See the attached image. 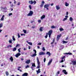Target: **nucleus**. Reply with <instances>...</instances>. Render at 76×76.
I'll return each mask as SVG.
<instances>
[{
	"instance_id": "obj_62",
	"label": "nucleus",
	"mask_w": 76,
	"mask_h": 76,
	"mask_svg": "<svg viewBox=\"0 0 76 76\" xmlns=\"http://www.w3.org/2000/svg\"><path fill=\"white\" fill-rule=\"evenodd\" d=\"M65 18H68V16H67V15H66V16H65Z\"/></svg>"
},
{
	"instance_id": "obj_24",
	"label": "nucleus",
	"mask_w": 76,
	"mask_h": 76,
	"mask_svg": "<svg viewBox=\"0 0 76 76\" xmlns=\"http://www.w3.org/2000/svg\"><path fill=\"white\" fill-rule=\"evenodd\" d=\"M37 56V54L34 53V54H33L32 55H31V57H34V56Z\"/></svg>"
},
{
	"instance_id": "obj_13",
	"label": "nucleus",
	"mask_w": 76,
	"mask_h": 76,
	"mask_svg": "<svg viewBox=\"0 0 76 76\" xmlns=\"http://www.w3.org/2000/svg\"><path fill=\"white\" fill-rule=\"evenodd\" d=\"M56 9L57 10H58L60 9V6L59 5L56 6Z\"/></svg>"
},
{
	"instance_id": "obj_5",
	"label": "nucleus",
	"mask_w": 76,
	"mask_h": 76,
	"mask_svg": "<svg viewBox=\"0 0 76 76\" xmlns=\"http://www.w3.org/2000/svg\"><path fill=\"white\" fill-rule=\"evenodd\" d=\"M53 33V30H50L48 32V35H51Z\"/></svg>"
},
{
	"instance_id": "obj_21",
	"label": "nucleus",
	"mask_w": 76,
	"mask_h": 76,
	"mask_svg": "<svg viewBox=\"0 0 76 76\" xmlns=\"http://www.w3.org/2000/svg\"><path fill=\"white\" fill-rule=\"evenodd\" d=\"M12 45H8L7 47H5V48H12Z\"/></svg>"
},
{
	"instance_id": "obj_18",
	"label": "nucleus",
	"mask_w": 76,
	"mask_h": 76,
	"mask_svg": "<svg viewBox=\"0 0 76 76\" xmlns=\"http://www.w3.org/2000/svg\"><path fill=\"white\" fill-rule=\"evenodd\" d=\"M4 15H3L2 16V18L0 20L3 21L4 20Z\"/></svg>"
},
{
	"instance_id": "obj_56",
	"label": "nucleus",
	"mask_w": 76,
	"mask_h": 76,
	"mask_svg": "<svg viewBox=\"0 0 76 76\" xmlns=\"http://www.w3.org/2000/svg\"><path fill=\"white\" fill-rule=\"evenodd\" d=\"M40 6H41V7H42L43 6V4H41L40 5Z\"/></svg>"
},
{
	"instance_id": "obj_42",
	"label": "nucleus",
	"mask_w": 76,
	"mask_h": 76,
	"mask_svg": "<svg viewBox=\"0 0 76 76\" xmlns=\"http://www.w3.org/2000/svg\"><path fill=\"white\" fill-rule=\"evenodd\" d=\"M33 51H34L35 54H36L37 53V51H36V50H33Z\"/></svg>"
},
{
	"instance_id": "obj_47",
	"label": "nucleus",
	"mask_w": 76,
	"mask_h": 76,
	"mask_svg": "<svg viewBox=\"0 0 76 76\" xmlns=\"http://www.w3.org/2000/svg\"><path fill=\"white\" fill-rule=\"evenodd\" d=\"M69 39V37H67L66 39H65V40H67V39Z\"/></svg>"
},
{
	"instance_id": "obj_20",
	"label": "nucleus",
	"mask_w": 76,
	"mask_h": 76,
	"mask_svg": "<svg viewBox=\"0 0 76 76\" xmlns=\"http://www.w3.org/2000/svg\"><path fill=\"white\" fill-rule=\"evenodd\" d=\"M72 62L73 63V65H76V61H72Z\"/></svg>"
},
{
	"instance_id": "obj_39",
	"label": "nucleus",
	"mask_w": 76,
	"mask_h": 76,
	"mask_svg": "<svg viewBox=\"0 0 76 76\" xmlns=\"http://www.w3.org/2000/svg\"><path fill=\"white\" fill-rule=\"evenodd\" d=\"M19 45H20L19 44L17 45H16V48H17V47H19Z\"/></svg>"
},
{
	"instance_id": "obj_37",
	"label": "nucleus",
	"mask_w": 76,
	"mask_h": 76,
	"mask_svg": "<svg viewBox=\"0 0 76 76\" xmlns=\"http://www.w3.org/2000/svg\"><path fill=\"white\" fill-rule=\"evenodd\" d=\"M67 19V18H64L63 20V21H65V20H66Z\"/></svg>"
},
{
	"instance_id": "obj_9",
	"label": "nucleus",
	"mask_w": 76,
	"mask_h": 76,
	"mask_svg": "<svg viewBox=\"0 0 76 76\" xmlns=\"http://www.w3.org/2000/svg\"><path fill=\"white\" fill-rule=\"evenodd\" d=\"M62 72L64 73L65 75H67V72H66V70L65 69H64L62 71Z\"/></svg>"
},
{
	"instance_id": "obj_2",
	"label": "nucleus",
	"mask_w": 76,
	"mask_h": 76,
	"mask_svg": "<svg viewBox=\"0 0 76 76\" xmlns=\"http://www.w3.org/2000/svg\"><path fill=\"white\" fill-rule=\"evenodd\" d=\"M34 14V12H33V11H30V13H29L28 14H27V16H32V15Z\"/></svg>"
},
{
	"instance_id": "obj_4",
	"label": "nucleus",
	"mask_w": 76,
	"mask_h": 76,
	"mask_svg": "<svg viewBox=\"0 0 76 76\" xmlns=\"http://www.w3.org/2000/svg\"><path fill=\"white\" fill-rule=\"evenodd\" d=\"M61 37V34H60L59 35H57L56 38V40L57 41H58V40H59V39L60 38V37Z\"/></svg>"
},
{
	"instance_id": "obj_64",
	"label": "nucleus",
	"mask_w": 76,
	"mask_h": 76,
	"mask_svg": "<svg viewBox=\"0 0 76 76\" xmlns=\"http://www.w3.org/2000/svg\"><path fill=\"white\" fill-rule=\"evenodd\" d=\"M21 36H22V35H25V34H21Z\"/></svg>"
},
{
	"instance_id": "obj_61",
	"label": "nucleus",
	"mask_w": 76,
	"mask_h": 76,
	"mask_svg": "<svg viewBox=\"0 0 76 76\" xmlns=\"http://www.w3.org/2000/svg\"><path fill=\"white\" fill-rule=\"evenodd\" d=\"M60 71H58L57 72V73L58 74V75H59L60 74Z\"/></svg>"
},
{
	"instance_id": "obj_36",
	"label": "nucleus",
	"mask_w": 76,
	"mask_h": 76,
	"mask_svg": "<svg viewBox=\"0 0 76 76\" xmlns=\"http://www.w3.org/2000/svg\"><path fill=\"white\" fill-rule=\"evenodd\" d=\"M2 26H3V24L2 23L0 24V28H2Z\"/></svg>"
},
{
	"instance_id": "obj_22",
	"label": "nucleus",
	"mask_w": 76,
	"mask_h": 76,
	"mask_svg": "<svg viewBox=\"0 0 76 76\" xmlns=\"http://www.w3.org/2000/svg\"><path fill=\"white\" fill-rule=\"evenodd\" d=\"M44 27H41L40 28L39 31H42L43 30L42 29H43Z\"/></svg>"
},
{
	"instance_id": "obj_1",
	"label": "nucleus",
	"mask_w": 76,
	"mask_h": 76,
	"mask_svg": "<svg viewBox=\"0 0 76 76\" xmlns=\"http://www.w3.org/2000/svg\"><path fill=\"white\" fill-rule=\"evenodd\" d=\"M37 63L38 64V66L36 68V69H39L40 68V63L39 62V59L38 58V57H37Z\"/></svg>"
},
{
	"instance_id": "obj_6",
	"label": "nucleus",
	"mask_w": 76,
	"mask_h": 76,
	"mask_svg": "<svg viewBox=\"0 0 76 76\" xmlns=\"http://www.w3.org/2000/svg\"><path fill=\"white\" fill-rule=\"evenodd\" d=\"M50 6V4H45L44 6V8H47Z\"/></svg>"
},
{
	"instance_id": "obj_25",
	"label": "nucleus",
	"mask_w": 76,
	"mask_h": 76,
	"mask_svg": "<svg viewBox=\"0 0 76 76\" xmlns=\"http://www.w3.org/2000/svg\"><path fill=\"white\" fill-rule=\"evenodd\" d=\"M28 44L30 45H32V43L31 42H28V41H27Z\"/></svg>"
},
{
	"instance_id": "obj_40",
	"label": "nucleus",
	"mask_w": 76,
	"mask_h": 76,
	"mask_svg": "<svg viewBox=\"0 0 76 76\" xmlns=\"http://www.w3.org/2000/svg\"><path fill=\"white\" fill-rule=\"evenodd\" d=\"M29 7L30 8V9H32V7H31V5H29Z\"/></svg>"
},
{
	"instance_id": "obj_32",
	"label": "nucleus",
	"mask_w": 76,
	"mask_h": 76,
	"mask_svg": "<svg viewBox=\"0 0 76 76\" xmlns=\"http://www.w3.org/2000/svg\"><path fill=\"white\" fill-rule=\"evenodd\" d=\"M32 67H36V66H35V63H33L32 64Z\"/></svg>"
},
{
	"instance_id": "obj_38",
	"label": "nucleus",
	"mask_w": 76,
	"mask_h": 76,
	"mask_svg": "<svg viewBox=\"0 0 76 76\" xmlns=\"http://www.w3.org/2000/svg\"><path fill=\"white\" fill-rule=\"evenodd\" d=\"M20 49H21V48H20L19 49H18V51L19 52V53H20Z\"/></svg>"
},
{
	"instance_id": "obj_3",
	"label": "nucleus",
	"mask_w": 76,
	"mask_h": 76,
	"mask_svg": "<svg viewBox=\"0 0 76 76\" xmlns=\"http://www.w3.org/2000/svg\"><path fill=\"white\" fill-rule=\"evenodd\" d=\"M34 4H36L37 3V1H34V2H33V1L32 0L29 1V3H30L31 4H34Z\"/></svg>"
},
{
	"instance_id": "obj_53",
	"label": "nucleus",
	"mask_w": 76,
	"mask_h": 76,
	"mask_svg": "<svg viewBox=\"0 0 76 76\" xmlns=\"http://www.w3.org/2000/svg\"><path fill=\"white\" fill-rule=\"evenodd\" d=\"M55 38H54L53 39V42H54V41H55Z\"/></svg>"
},
{
	"instance_id": "obj_26",
	"label": "nucleus",
	"mask_w": 76,
	"mask_h": 76,
	"mask_svg": "<svg viewBox=\"0 0 76 76\" xmlns=\"http://www.w3.org/2000/svg\"><path fill=\"white\" fill-rule=\"evenodd\" d=\"M46 35L45 36V38L46 39L47 38V37H48V33H46Z\"/></svg>"
},
{
	"instance_id": "obj_23",
	"label": "nucleus",
	"mask_w": 76,
	"mask_h": 76,
	"mask_svg": "<svg viewBox=\"0 0 76 76\" xmlns=\"http://www.w3.org/2000/svg\"><path fill=\"white\" fill-rule=\"evenodd\" d=\"M73 19L72 17H70L69 18V20L70 21H71V22H72L73 21Z\"/></svg>"
},
{
	"instance_id": "obj_14",
	"label": "nucleus",
	"mask_w": 76,
	"mask_h": 76,
	"mask_svg": "<svg viewBox=\"0 0 76 76\" xmlns=\"http://www.w3.org/2000/svg\"><path fill=\"white\" fill-rule=\"evenodd\" d=\"M44 54H45V53H44L43 52H40L39 53V55H44Z\"/></svg>"
},
{
	"instance_id": "obj_8",
	"label": "nucleus",
	"mask_w": 76,
	"mask_h": 76,
	"mask_svg": "<svg viewBox=\"0 0 76 76\" xmlns=\"http://www.w3.org/2000/svg\"><path fill=\"white\" fill-rule=\"evenodd\" d=\"M52 61H53V59H51V60L50 61H49V62L48 63V66H50V65L51 64V63Z\"/></svg>"
},
{
	"instance_id": "obj_31",
	"label": "nucleus",
	"mask_w": 76,
	"mask_h": 76,
	"mask_svg": "<svg viewBox=\"0 0 76 76\" xmlns=\"http://www.w3.org/2000/svg\"><path fill=\"white\" fill-rule=\"evenodd\" d=\"M16 50V48H14L13 50V51H15Z\"/></svg>"
},
{
	"instance_id": "obj_55",
	"label": "nucleus",
	"mask_w": 76,
	"mask_h": 76,
	"mask_svg": "<svg viewBox=\"0 0 76 76\" xmlns=\"http://www.w3.org/2000/svg\"><path fill=\"white\" fill-rule=\"evenodd\" d=\"M63 62H64V61L63 60H62L61 62H60V63H63Z\"/></svg>"
},
{
	"instance_id": "obj_12",
	"label": "nucleus",
	"mask_w": 76,
	"mask_h": 76,
	"mask_svg": "<svg viewBox=\"0 0 76 76\" xmlns=\"http://www.w3.org/2000/svg\"><path fill=\"white\" fill-rule=\"evenodd\" d=\"M64 54H69V55H72V53L70 52H69L68 53H64Z\"/></svg>"
},
{
	"instance_id": "obj_48",
	"label": "nucleus",
	"mask_w": 76,
	"mask_h": 76,
	"mask_svg": "<svg viewBox=\"0 0 76 76\" xmlns=\"http://www.w3.org/2000/svg\"><path fill=\"white\" fill-rule=\"evenodd\" d=\"M45 61H46V58H44V63L45 62Z\"/></svg>"
},
{
	"instance_id": "obj_41",
	"label": "nucleus",
	"mask_w": 76,
	"mask_h": 76,
	"mask_svg": "<svg viewBox=\"0 0 76 76\" xmlns=\"http://www.w3.org/2000/svg\"><path fill=\"white\" fill-rule=\"evenodd\" d=\"M41 22V20H38V22L39 23H40Z\"/></svg>"
},
{
	"instance_id": "obj_16",
	"label": "nucleus",
	"mask_w": 76,
	"mask_h": 76,
	"mask_svg": "<svg viewBox=\"0 0 76 76\" xmlns=\"http://www.w3.org/2000/svg\"><path fill=\"white\" fill-rule=\"evenodd\" d=\"M46 54H48L49 56H51V53H50V52H47L46 53Z\"/></svg>"
},
{
	"instance_id": "obj_15",
	"label": "nucleus",
	"mask_w": 76,
	"mask_h": 76,
	"mask_svg": "<svg viewBox=\"0 0 76 76\" xmlns=\"http://www.w3.org/2000/svg\"><path fill=\"white\" fill-rule=\"evenodd\" d=\"M10 60H11L12 61V62H13V57L11 56L10 57Z\"/></svg>"
},
{
	"instance_id": "obj_51",
	"label": "nucleus",
	"mask_w": 76,
	"mask_h": 76,
	"mask_svg": "<svg viewBox=\"0 0 76 76\" xmlns=\"http://www.w3.org/2000/svg\"><path fill=\"white\" fill-rule=\"evenodd\" d=\"M29 67V66L28 65H27V66H26V68H28Z\"/></svg>"
},
{
	"instance_id": "obj_44",
	"label": "nucleus",
	"mask_w": 76,
	"mask_h": 76,
	"mask_svg": "<svg viewBox=\"0 0 76 76\" xmlns=\"http://www.w3.org/2000/svg\"><path fill=\"white\" fill-rule=\"evenodd\" d=\"M42 50L43 51H45V48L43 47L42 48Z\"/></svg>"
},
{
	"instance_id": "obj_33",
	"label": "nucleus",
	"mask_w": 76,
	"mask_h": 76,
	"mask_svg": "<svg viewBox=\"0 0 76 76\" xmlns=\"http://www.w3.org/2000/svg\"><path fill=\"white\" fill-rule=\"evenodd\" d=\"M6 74L7 76H8L9 75V72L7 71L6 72Z\"/></svg>"
},
{
	"instance_id": "obj_59",
	"label": "nucleus",
	"mask_w": 76,
	"mask_h": 76,
	"mask_svg": "<svg viewBox=\"0 0 76 76\" xmlns=\"http://www.w3.org/2000/svg\"><path fill=\"white\" fill-rule=\"evenodd\" d=\"M45 3V2H44V1H42V4H44V3Z\"/></svg>"
},
{
	"instance_id": "obj_43",
	"label": "nucleus",
	"mask_w": 76,
	"mask_h": 76,
	"mask_svg": "<svg viewBox=\"0 0 76 76\" xmlns=\"http://www.w3.org/2000/svg\"><path fill=\"white\" fill-rule=\"evenodd\" d=\"M65 57H66V56H64L62 57L61 58L62 60H63V59H64V58H65Z\"/></svg>"
},
{
	"instance_id": "obj_57",
	"label": "nucleus",
	"mask_w": 76,
	"mask_h": 76,
	"mask_svg": "<svg viewBox=\"0 0 76 76\" xmlns=\"http://www.w3.org/2000/svg\"><path fill=\"white\" fill-rule=\"evenodd\" d=\"M66 13V15H69V12H67Z\"/></svg>"
},
{
	"instance_id": "obj_30",
	"label": "nucleus",
	"mask_w": 76,
	"mask_h": 76,
	"mask_svg": "<svg viewBox=\"0 0 76 76\" xmlns=\"http://www.w3.org/2000/svg\"><path fill=\"white\" fill-rule=\"evenodd\" d=\"M65 6H69V4L67 3V2H65Z\"/></svg>"
},
{
	"instance_id": "obj_54",
	"label": "nucleus",
	"mask_w": 76,
	"mask_h": 76,
	"mask_svg": "<svg viewBox=\"0 0 76 76\" xmlns=\"http://www.w3.org/2000/svg\"><path fill=\"white\" fill-rule=\"evenodd\" d=\"M11 15H12V13H10L9 14V16H11Z\"/></svg>"
},
{
	"instance_id": "obj_49",
	"label": "nucleus",
	"mask_w": 76,
	"mask_h": 76,
	"mask_svg": "<svg viewBox=\"0 0 76 76\" xmlns=\"http://www.w3.org/2000/svg\"><path fill=\"white\" fill-rule=\"evenodd\" d=\"M20 2H18L17 4V5L18 6H19V5H20Z\"/></svg>"
},
{
	"instance_id": "obj_19",
	"label": "nucleus",
	"mask_w": 76,
	"mask_h": 76,
	"mask_svg": "<svg viewBox=\"0 0 76 76\" xmlns=\"http://www.w3.org/2000/svg\"><path fill=\"white\" fill-rule=\"evenodd\" d=\"M45 18V15H44L41 17V19L42 20L44 18Z\"/></svg>"
},
{
	"instance_id": "obj_52",
	"label": "nucleus",
	"mask_w": 76,
	"mask_h": 76,
	"mask_svg": "<svg viewBox=\"0 0 76 76\" xmlns=\"http://www.w3.org/2000/svg\"><path fill=\"white\" fill-rule=\"evenodd\" d=\"M2 9H4V10H5V9H7V8H6V7H2Z\"/></svg>"
},
{
	"instance_id": "obj_11",
	"label": "nucleus",
	"mask_w": 76,
	"mask_h": 76,
	"mask_svg": "<svg viewBox=\"0 0 76 76\" xmlns=\"http://www.w3.org/2000/svg\"><path fill=\"white\" fill-rule=\"evenodd\" d=\"M28 75V74L27 73L25 72L22 75L23 76H27Z\"/></svg>"
},
{
	"instance_id": "obj_34",
	"label": "nucleus",
	"mask_w": 76,
	"mask_h": 76,
	"mask_svg": "<svg viewBox=\"0 0 76 76\" xmlns=\"http://www.w3.org/2000/svg\"><path fill=\"white\" fill-rule=\"evenodd\" d=\"M51 28L52 29H54L55 28V26H52L51 27Z\"/></svg>"
},
{
	"instance_id": "obj_63",
	"label": "nucleus",
	"mask_w": 76,
	"mask_h": 76,
	"mask_svg": "<svg viewBox=\"0 0 76 76\" xmlns=\"http://www.w3.org/2000/svg\"><path fill=\"white\" fill-rule=\"evenodd\" d=\"M54 4L53 3H52V4H51V6H53V5Z\"/></svg>"
},
{
	"instance_id": "obj_7",
	"label": "nucleus",
	"mask_w": 76,
	"mask_h": 76,
	"mask_svg": "<svg viewBox=\"0 0 76 76\" xmlns=\"http://www.w3.org/2000/svg\"><path fill=\"white\" fill-rule=\"evenodd\" d=\"M21 54L19 53H17L15 56L17 58H18L19 57V56H20V55H21Z\"/></svg>"
},
{
	"instance_id": "obj_35",
	"label": "nucleus",
	"mask_w": 76,
	"mask_h": 76,
	"mask_svg": "<svg viewBox=\"0 0 76 76\" xmlns=\"http://www.w3.org/2000/svg\"><path fill=\"white\" fill-rule=\"evenodd\" d=\"M23 31L24 34H26V30H23Z\"/></svg>"
},
{
	"instance_id": "obj_29",
	"label": "nucleus",
	"mask_w": 76,
	"mask_h": 76,
	"mask_svg": "<svg viewBox=\"0 0 76 76\" xmlns=\"http://www.w3.org/2000/svg\"><path fill=\"white\" fill-rule=\"evenodd\" d=\"M12 39L13 41H15V40H16V39H15V37H14V36H13L12 37Z\"/></svg>"
},
{
	"instance_id": "obj_58",
	"label": "nucleus",
	"mask_w": 76,
	"mask_h": 76,
	"mask_svg": "<svg viewBox=\"0 0 76 76\" xmlns=\"http://www.w3.org/2000/svg\"><path fill=\"white\" fill-rule=\"evenodd\" d=\"M32 28H33V29H34L35 28V26H33L31 27Z\"/></svg>"
},
{
	"instance_id": "obj_28",
	"label": "nucleus",
	"mask_w": 76,
	"mask_h": 76,
	"mask_svg": "<svg viewBox=\"0 0 76 76\" xmlns=\"http://www.w3.org/2000/svg\"><path fill=\"white\" fill-rule=\"evenodd\" d=\"M64 44H66V43H67L68 42L67 41H65L64 40H63V41Z\"/></svg>"
},
{
	"instance_id": "obj_60",
	"label": "nucleus",
	"mask_w": 76,
	"mask_h": 76,
	"mask_svg": "<svg viewBox=\"0 0 76 76\" xmlns=\"http://www.w3.org/2000/svg\"><path fill=\"white\" fill-rule=\"evenodd\" d=\"M48 35H49V38H50V37H51V34H48Z\"/></svg>"
},
{
	"instance_id": "obj_17",
	"label": "nucleus",
	"mask_w": 76,
	"mask_h": 76,
	"mask_svg": "<svg viewBox=\"0 0 76 76\" xmlns=\"http://www.w3.org/2000/svg\"><path fill=\"white\" fill-rule=\"evenodd\" d=\"M37 74H38V73H41V71H40V69H38V71H37Z\"/></svg>"
},
{
	"instance_id": "obj_10",
	"label": "nucleus",
	"mask_w": 76,
	"mask_h": 76,
	"mask_svg": "<svg viewBox=\"0 0 76 76\" xmlns=\"http://www.w3.org/2000/svg\"><path fill=\"white\" fill-rule=\"evenodd\" d=\"M30 62H31V60L30 59L27 60L26 61V63L27 64H29V63H30Z\"/></svg>"
},
{
	"instance_id": "obj_46",
	"label": "nucleus",
	"mask_w": 76,
	"mask_h": 76,
	"mask_svg": "<svg viewBox=\"0 0 76 76\" xmlns=\"http://www.w3.org/2000/svg\"><path fill=\"white\" fill-rule=\"evenodd\" d=\"M37 45H41V43H39Z\"/></svg>"
},
{
	"instance_id": "obj_27",
	"label": "nucleus",
	"mask_w": 76,
	"mask_h": 76,
	"mask_svg": "<svg viewBox=\"0 0 76 76\" xmlns=\"http://www.w3.org/2000/svg\"><path fill=\"white\" fill-rule=\"evenodd\" d=\"M59 30L60 31H64V29H63V28H59Z\"/></svg>"
},
{
	"instance_id": "obj_45",
	"label": "nucleus",
	"mask_w": 76,
	"mask_h": 76,
	"mask_svg": "<svg viewBox=\"0 0 76 76\" xmlns=\"http://www.w3.org/2000/svg\"><path fill=\"white\" fill-rule=\"evenodd\" d=\"M18 38H19L20 37V35H19V33H18Z\"/></svg>"
},
{
	"instance_id": "obj_50",
	"label": "nucleus",
	"mask_w": 76,
	"mask_h": 76,
	"mask_svg": "<svg viewBox=\"0 0 76 76\" xmlns=\"http://www.w3.org/2000/svg\"><path fill=\"white\" fill-rule=\"evenodd\" d=\"M9 42H10V43L11 44H12V41L10 40H9Z\"/></svg>"
}]
</instances>
